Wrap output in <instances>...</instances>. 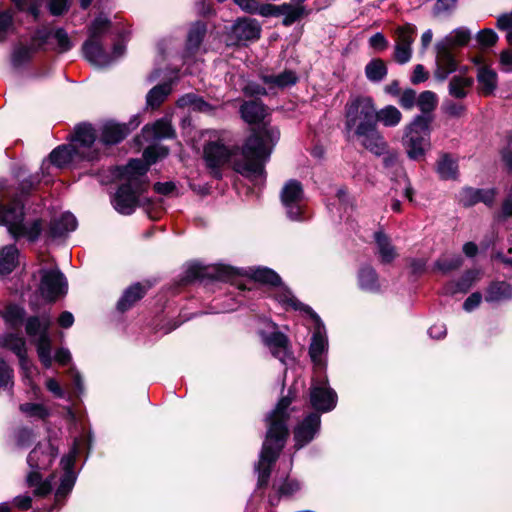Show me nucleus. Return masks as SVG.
Listing matches in <instances>:
<instances>
[{"mask_svg":"<svg viewBox=\"0 0 512 512\" xmlns=\"http://www.w3.org/2000/svg\"><path fill=\"white\" fill-rule=\"evenodd\" d=\"M263 82L267 84L270 89H283L294 85L297 82V76L292 71H284L278 75L263 76Z\"/></svg>","mask_w":512,"mask_h":512,"instance_id":"36","label":"nucleus"},{"mask_svg":"<svg viewBox=\"0 0 512 512\" xmlns=\"http://www.w3.org/2000/svg\"><path fill=\"white\" fill-rule=\"evenodd\" d=\"M474 83L473 78L465 75H455L451 78L448 90L449 94L457 99H463L468 95L469 89Z\"/></svg>","mask_w":512,"mask_h":512,"instance_id":"30","label":"nucleus"},{"mask_svg":"<svg viewBox=\"0 0 512 512\" xmlns=\"http://www.w3.org/2000/svg\"><path fill=\"white\" fill-rule=\"evenodd\" d=\"M205 275L204 268L200 264H191L187 269L186 278L193 280L201 278Z\"/></svg>","mask_w":512,"mask_h":512,"instance_id":"62","label":"nucleus"},{"mask_svg":"<svg viewBox=\"0 0 512 512\" xmlns=\"http://www.w3.org/2000/svg\"><path fill=\"white\" fill-rule=\"evenodd\" d=\"M260 27L255 20L243 19L237 21L231 28L230 44L258 39Z\"/></svg>","mask_w":512,"mask_h":512,"instance_id":"19","label":"nucleus"},{"mask_svg":"<svg viewBox=\"0 0 512 512\" xmlns=\"http://www.w3.org/2000/svg\"><path fill=\"white\" fill-rule=\"evenodd\" d=\"M415 33L416 27L411 24H405L396 29L394 59L399 64H405L410 61Z\"/></svg>","mask_w":512,"mask_h":512,"instance_id":"16","label":"nucleus"},{"mask_svg":"<svg viewBox=\"0 0 512 512\" xmlns=\"http://www.w3.org/2000/svg\"><path fill=\"white\" fill-rule=\"evenodd\" d=\"M83 51L86 59L97 67H106L119 59L125 53L123 43H116L113 47L112 54H107L101 44L94 39H88L83 45Z\"/></svg>","mask_w":512,"mask_h":512,"instance_id":"14","label":"nucleus"},{"mask_svg":"<svg viewBox=\"0 0 512 512\" xmlns=\"http://www.w3.org/2000/svg\"><path fill=\"white\" fill-rule=\"evenodd\" d=\"M438 103L437 95L432 91L422 92L416 101L418 108L424 116H430L432 111L436 108Z\"/></svg>","mask_w":512,"mask_h":512,"instance_id":"44","label":"nucleus"},{"mask_svg":"<svg viewBox=\"0 0 512 512\" xmlns=\"http://www.w3.org/2000/svg\"><path fill=\"white\" fill-rule=\"evenodd\" d=\"M377 122L379 121L386 127L397 126L402 119V114L398 108L392 105L385 106L379 111L376 110Z\"/></svg>","mask_w":512,"mask_h":512,"instance_id":"40","label":"nucleus"},{"mask_svg":"<svg viewBox=\"0 0 512 512\" xmlns=\"http://www.w3.org/2000/svg\"><path fill=\"white\" fill-rule=\"evenodd\" d=\"M0 347L11 350L18 356V358L27 354L24 338L11 333L6 334L0 338Z\"/></svg>","mask_w":512,"mask_h":512,"instance_id":"39","label":"nucleus"},{"mask_svg":"<svg viewBox=\"0 0 512 512\" xmlns=\"http://www.w3.org/2000/svg\"><path fill=\"white\" fill-rule=\"evenodd\" d=\"M242 118L247 123H257L264 119L266 110L262 103L258 101H249L241 106Z\"/></svg>","mask_w":512,"mask_h":512,"instance_id":"34","label":"nucleus"},{"mask_svg":"<svg viewBox=\"0 0 512 512\" xmlns=\"http://www.w3.org/2000/svg\"><path fill=\"white\" fill-rule=\"evenodd\" d=\"M69 6V0H49L48 7L53 15H61Z\"/></svg>","mask_w":512,"mask_h":512,"instance_id":"58","label":"nucleus"},{"mask_svg":"<svg viewBox=\"0 0 512 512\" xmlns=\"http://www.w3.org/2000/svg\"><path fill=\"white\" fill-rule=\"evenodd\" d=\"M170 92L171 87L169 84L155 86L147 94V105L153 109L159 107Z\"/></svg>","mask_w":512,"mask_h":512,"instance_id":"41","label":"nucleus"},{"mask_svg":"<svg viewBox=\"0 0 512 512\" xmlns=\"http://www.w3.org/2000/svg\"><path fill=\"white\" fill-rule=\"evenodd\" d=\"M56 455L57 450L51 443L40 444L30 452L27 459L30 472L27 475L26 482L29 487H34V494L44 496L50 493L52 489L51 481H42L40 471L47 470Z\"/></svg>","mask_w":512,"mask_h":512,"instance_id":"7","label":"nucleus"},{"mask_svg":"<svg viewBox=\"0 0 512 512\" xmlns=\"http://www.w3.org/2000/svg\"><path fill=\"white\" fill-rule=\"evenodd\" d=\"M460 264H461V259L459 257H456L450 261L439 260L437 262V267L439 270H441L443 272H447L449 270L459 267Z\"/></svg>","mask_w":512,"mask_h":512,"instance_id":"61","label":"nucleus"},{"mask_svg":"<svg viewBox=\"0 0 512 512\" xmlns=\"http://www.w3.org/2000/svg\"><path fill=\"white\" fill-rule=\"evenodd\" d=\"M500 64L504 71L512 72V51L505 50L500 54Z\"/></svg>","mask_w":512,"mask_h":512,"instance_id":"63","label":"nucleus"},{"mask_svg":"<svg viewBox=\"0 0 512 512\" xmlns=\"http://www.w3.org/2000/svg\"><path fill=\"white\" fill-rule=\"evenodd\" d=\"M39 292L47 302H54L67 293V281L58 269L41 270Z\"/></svg>","mask_w":512,"mask_h":512,"instance_id":"13","label":"nucleus"},{"mask_svg":"<svg viewBox=\"0 0 512 512\" xmlns=\"http://www.w3.org/2000/svg\"><path fill=\"white\" fill-rule=\"evenodd\" d=\"M75 483V476L72 471L65 472L64 476L62 477L61 484L59 488L57 489L56 496L57 497H63L67 493H69Z\"/></svg>","mask_w":512,"mask_h":512,"instance_id":"50","label":"nucleus"},{"mask_svg":"<svg viewBox=\"0 0 512 512\" xmlns=\"http://www.w3.org/2000/svg\"><path fill=\"white\" fill-rule=\"evenodd\" d=\"M358 285L361 290L367 292H377L380 289V283L376 271L368 265L360 268L358 272Z\"/></svg>","mask_w":512,"mask_h":512,"instance_id":"29","label":"nucleus"},{"mask_svg":"<svg viewBox=\"0 0 512 512\" xmlns=\"http://www.w3.org/2000/svg\"><path fill=\"white\" fill-rule=\"evenodd\" d=\"M291 401L290 398L283 397L267 419L268 430L266 439L263 443L260 459L256 466L258 484L260 486L267 484L271 466L276 461L288 436L286 421L289 417L288 408Z\"/></svg>","mask_w":512,"mask_h":512,"instance_id":"4","label":"nucleus"},{"mask_svg":"<svg viewBox=\"0 0 512 512\" xmlns=\"http://www.w3.org/2000/svg\"><path fill=\"white\" fill-rule=\"evenodd\" d=\"M24 314L25 312L21 307L10 305L5 309L3 318L5 322L11 327H18L22 323Z\"/></svg>","mask_w":512,"mask_h":512,"instance_id":"47","label":"nucleus"},{"mask_svg":"<svg viewBox=\"0 0 512 512\" xmlns=\"http://www.w3.org/2000/svg\"><path fill=\"white\" fill-rule=\"evenodd\" d=\"M416 92L412 89L405 90L399 98V104L404 109H411L416 103Z\"/></svg>","mask_w":512,"mask_h":512,"instance_id":"56","label":"nucleus"},{"mask_svg":"<svg viewBox=\"0 0 512 512\" xmlns=\"http://www.w3.org/2000/svg\"><path fill=\"white\" fill-rule=\"evenodd\" d=\"M427 78H428V74L425 71L424 66L421 64L416 65L413 70L412 77H411L412 83L418 84V83L426 81Z\"/></svg>","mask_w":512,"mask_h":512,"instance_id":"59","label":"nucleus"},{"mask_svg":"<svg viewBox=\"0 0 512 512\" xmlns=\"http://www.w3.org/2000/svg\"><path fill=\"white\" fill-rule=\"evenodd\" d=\"M253 278L264 284L277 287L275 297L277 301L282 304L286 309H293L305 315H308L314 322L315 328L309 348V354L315 369L322 370L326 367V362L323 358L328 349V341L326 337L325 328L319 316L312 310L311 307L301 303L291 293L289 289L281 285V279L277 273L268 268H257L253 271Z\"/></svg>","mask_w":512,"mask_h":512,"instance_id":"3","label":"nucleus"},{"mask_svg":"<svg viewBox=\"0 0 512 512\" xmlns=\"http://www.w3.org/2000/svg\"><path fill=\"white\" fill-rule=\"evenodd\" d=\"M22 370L23 381L25 385L30 387V391L34 398H38L40 394L39 386L34 382L33 376L37 373L36 368L31 361L27 359V354L19 358Z\"/></svg>","mask_w":512,"mask_h":512,"instance_id":"33","label":"nucleus"},{"mask_svg":"<svg viewBox=\"0 0 512 512\" xmlns=\"http://www.w3.org/2000/svg\"><path fill=\"white\" fill-rule=\"evenodd\" d=\"M470 37V31L464 27H460L451 31L447 36L439 41L438 44L443 45L449 49H453L455 47L467 44L470 40Z\"/></svg>","mask_w":512,"mask_h":512,"instance_id":"37","label":"nucleus"},{"mask_svg":"<svg viewBox=\"0 0 512 512\" xmlns=\"http://www.w3.org/2000/svg\"><path fill=\"white\" fill-rule=\"evenodd\" d=\"M145 291L140 284L130 286L125 290L121 299L118 301V309L122 312L128 310L135 302L141 299Z\"/></svg>","mask_w":512,"mask_h":512,"instance_id":"38","label":"nucleus"},{"mask_svg":"<svg viewBox=\"0 0 512 512\" xmlns=\"http://www.w3.org/2000/svg\"><path fill=\"white\" fill-rule=\"evenodd\" d=\"M51 318L48 315L42 317H30L26 321V334L31 342L36 345L39 360L44 367L50 368L52 365V343L49 336Z\"/></svg>","mask_w":512,"mask_h":512,"instance_id":"10","label":"nucleus"},{"mask_svg":"<svg viewBox=\"0 0 512 512\" xmlns=\"http://www.w3.org/2000/svg\"><path fill=\"white\" fill-rule=\"evenodd\" d=\"M143 137L149 140H156L162 138H170L174 135V130L170 121L167 118L156 121L153 125L145 126L142 130Z\"/></svg>","mask_w":512,"mask_h":512,"instance_id":"25","label":"nucleus"},{"mask_svg":"<svg viewBox=\"0 0 512 512\" xmlns=\"http://www.w3.org/2000/svg\"><path fill=\"white\" fill-rule=\"evenodd\" d=\"M431 116L418 115L405 127L403 146L412 160H421L431 148Z\"/></svg>","mask_w":512,"mask_h":512,"instance_id":"9","label":"nucleus"},{"mask_svg":"<svg viewBox=\"0 0 512 512\" xmlns=\"http://www.w3.org/2000/svg\"><path fill=\"white\" fill-rule=\"evenodd\" d=\"M109 26V21L106 18H96L90 26V39L97 40L102 33H104Z\"/></svg>","mask_w":512,"mask_h":512,"instance_id":"51","label":"nucleus"},{"mask_svg":"<svg viewBox=\"0 0 512 512\" xmlns=\"http://www.w3.org/2000/svg\"><path fill=\"white\" fill-rule=\"evenodd\" d=\"M53 38L56 40L60 52L68 51L71 48V42L68 34L63 29L51 31L47 28L39 29L31 39L29 46L20 45L17 47L13 54V61L20 64L29 59L37 50L45 47L48 40Z\"/></svg>","mask_w":512,"mask_h":512,"instance_id":"11","label":"nucleus"},{"mask_svg":"<svg viewBox=\"0 0 512 512\" xmlns=\"http://www.w3.org/2000/svg\"><path fill=\"white\" fill-rule=\"evenodd\" d=\"M19 253L14 245H8L0 250V274H8L18 265Z\"/></svg>","mask_w":512,"mask_h":512,"instance_id":"31","label":"nucleus"},{"mask_svg":"<svg viewBox=\"0 0 512 512\" xmlns=\"http://www.w3.org/2000/svg\"><path fill=\"white\" fill-rule=\"evenodd\" d=\"M281 12H282L281 5L280 6H276L273 4L260 5L257 2L256 14H259L264 17H268V16H279V15H281Z\"/></svg>","mask_w":512,"mask_h":512,"instance_id":"55","label":"nucleus"},{"mask_svg":"<svg viewBox=\"0 0 512 512\" xmlns=\"http://www.w3.org/2000/svg\"><path fill=\"white\" fill-rule=\"evenodd\" d=\"M139 122L133 124V128L137 127ZM131 131V128L126 124H119L115 122H107L102 127L101 140L95 143H100V155L102 154L103 145L116 144L122 141Z\"/></svg>","mask_w":512,"mask_h":512,"instance_id":"18","label":"nucleus"},{"mask_svg":"<svg viewBox=\"0 0 512 512\" xmlns=\"http://www.w3.org/2000/svg\"><path fill=\"white\" fill-rule=\"evenodd\" d=\"M477 40L481 45L488 47L494 45L497 42L498 36L491 29H484L478 33Z\"/></svg>","mask_w":512,"mask_h":512,"instance_id":"54","label":"nucleus"},{"mask_svg":"<svg viewBox=\"0 0 512 512\" xmlns=\"http://www.w3.org/2000/svg\"><path fill=\"white\" fill-rule=\"evenodd\" d=\"M177 104L179 107L188 108L193 111L203 113H211L214 109L213 105L207 103L202 98L192 93L186 94L179 98Z\"/></svg>","mask_w":512,"mask_h":512,"instance_id":"35","label":"nucleus"},{"mask_svg":"<svg viewBox=\"0 0 512 512\" xmlns=\"http://www.w3.org/2000/svg\"><path fill=\"white\" fill-rule=\"evenodd\" d=\"M375 125H377V115L372 98L357 96L347 102L345 127L349 132L364 134Z\"/></svg>","mask_w":512,"mask_h":512,"instance_id":"8","label":"nucleus"},{"mask_svg":"<svg viewBox=\"0 0 512 512\" xmlns=\"http://www.w3.org/2000/svg\"><path fill=\"white\" fill-rule=\"evenodd\" d=\"M494 198L495 191L493 189L465 188L460 193V202L464 206H472L479 202L490 205L493 203Z\"/></svg>","mask_w":512,"mask_h":512,"instance_id":"24","label":"nucleus"},{"mask_svg":"<svg viewBox=\"0 0 512 512\" xmlns=\"http://www.w3.org/2000/svg\"><path fill=\"white\" fill-rule=\"evenodd\" d=\"M76 227L77 220L75 216L67 212L51 223L50 234L52 237H62L74 231Z\"/></svg>","mask_w":512,"mask_h":512,"instance_id":"26","label":"nucleus"},{"mask_svg":"<svg viewBox=\"0 0 512 512\" xmlns=\"http://www.w3.org/2000/svg\"><path fill=\"white\" fill-rule=\"evenodd\" d=\"M482 296L480 293L471 294L464 302L463 308L465 311H472L475 309L481 302Z\"/></svg>","mask_w":512,"mask_h":512,"instance_id":"60","label":"nucleus"},{"mask_svg":"<svg viewBox=\"0 0 512 512\" xmlns=\"http://www.w3.org/2000/svg\"><path fill=\"white\" fill-rule=\"evenodd\" d=\"M478 92L483 96H491L494 94L498 86L497 73L486 65H481L477 69Z\"/></svg>","mask_w":512,"mask_h":512,"instance_id":"22","label":"nucleus"},{"mask_svg":"<svg viewBox=\"0 0 512 512\" xmlns=\"http://www.w3.org/2000/svg\"><path fill=\"white\" fill-rule=\"evenodd\" d=\"M310 402L312 407L319 412H328L335 408L337 394L330 388L327 379L313 381L310 391Z\"/></svg>","mask_w":512,"mask_h":512,"instance_id":"15","label":"nucleus"},{"mask_svg":"<svg viewBox=\"0 0 512 512\" xmlns=\"http://www.w3.org/2000/svg\"><path fill=\"white\" fill-rule=\"evenodd\" d=\"M19 409L29 418L45 419L49 416V410L43 404L24 403L20 405Z\"/></svg>","mask_w":512,"mask_h":512,"instance_id":"45","label":"nucleus"},{"mask_svg":"<svg viewBox=\"0 0 512 512\" xmlns=\"http://www.w3.org/2000/svg\"><path fill=\"white\" fill-rule=\"evenodd\" d=\"M369 44L376 51H383L388 47V41L382 33L372 35Z\"/></svg>","mask_w":512,"mask_h":512,"instance_id":"57","label":"nucleus"},{"mask_svg":"<svg viewBox=\"0 0 512 512\" xmlns=\"http://www.w3.org/2000/svg\"><path fill=\"white\" fill-rule=\"evenodd\" d=\"M14 30L13 17L9 12H0V41Z\"/></svg>","mask_w":512,"mask_h":512,"instance_id":"48","label":"nucleus"},{"mask_svg":"<svg viewBox=\"0 0 512 512\" xmlns=\"http://www.w3.org/2000/svg\"><path fill=\"white\" fill-rule=\"evenodd\" d=\"M512 298V285L507 282L492 283L485 295L486 302L498 303Z\"/></svg>","mask_w":512,"mask_h":512,"instance_id":"28","label":"nucleus"},{"mask_svg":"<svg viewBox=\"0 0 512 512\" xmlns=\"http://www.w3.org/2000/svg\"><path fill=\"white\" fill-rule=\"evenodd\" d=\"M281 15H284L283 24L291 25L304 14V7L300 5L283 4L281 5Z\"/></svg>","mask_w":512,"mask_h":512,"instance_id":"46","label":"nucleus"},{"mask_svg":"<svg viewBox=\"0 0 512 512\" xmlns=\"http://www.w3.org/2000/svg\"><path fill=\"white\" fill-rule=\"evenodd\" d=\"M276 487L281 495L289 496V495H292L293 493H295L296 491H298L300 488V485H299L298 481H296V480L286 479L282 483L277 484Z\"/></svg>","mask_w":512,"mask_h":512,"instance_id":"52","label":"nucleus"},{"mask_svg":"<svg viewBox=\"0 0 512 512\" xmlns=\"http://www.w3.org/2000/svg\"><path fill=\"white\" fill-rule=\"evenodd\" d=\"M436 65L435 76L444 80L449 74L457 69V62L452 53V49H449L443 45L436 44Z\"/></svg>","mask_w":512,"mask_h":512,"instance_id":"20","label":"nucleus"},{"mask_svg":"<svg viewBox=\"0 0 512 512\" xmlns=\"http://www.w3.org/2000/svg\"><path fill=\"white\" fill-rule=\"evenodd\" d=\"M13 371L7 363L0 359V388L8 387L12 384Z\"/></svg>","mask_w":512,"mask_h":512,"instance_id":"53","label":"nucleus"},{"mask_svg":"<svg viewBox=\"0 0 512 512\" xmlns=\"http://www.w3.org/2000/svg\"><path fill=\"white\" fill-rule=\"evenodd\" d=\"M442 110L449 116L461 117L466 111V107L462 103H457L451 100H446L442 104Z\"/></svg>","mask_w":512,"mask_h":512,"instance_id":"49","label":"nucleus"},{"mask_svg":"<svg viewBox=\"0 0 512 512\" xmlns=\"http://www.w3.org/2000/svg\"><path fill=\"white\" fill-rule=\"evenodd\" d=\"M354 135L360 139V143L363 147L376 155L383 154L387 149V143L377 130V125L373 126L364 134Z\"/></svg>","mask_w":512,"mask_h":512,"instance_id":"23","label":"nucleus"},{"mask_svg":"<svg viewBox=\"0 0 512 512\" xmlns=\"http://www.w3.org/2000/svg\"><path fill=\"white\" fill-rule=\"evenodd\" d=\"M377 246V253L381 262L390 263L397 257V251L392 245L390 239L383 232L378 231L374 234Z\"/></svg>","mask_w":512,"mask_h":512,"instance_id":"27","label":"nucleus"},{"mask_svg":"<svg viewBox=\"0 0 512 512\" xmlns=\"http://www.w3.org/2000/svg\"><path fill=\"white\" fill-rule=\"evenodd\" d=\"M387 74L385 63L381 59L370 61L365 67V75L372 82H379Z\"/></svg>","mask_w":512,"mask_h":512,"instance_id":"42","label":"nucleus"},{"mask_svg":"<svg viewBox=\"0 0 512 512\" xmlns=\"http://www.w3.org/2000/svg\"><path fill=\"white\" fill-rule=\"evenodd\" d=\"M100 143H95V133L90 125H79L68 145L59 146L49 155V162L58 168L70 163L93 162L100 158Z\"/></svg>","mask_w":512,"mask_h":512,"instance_id":"5","label":"nucleus"},{"mask_svg":"<svg viewBox=\"0 0 512 512\" xmlns=\"http://www.w3.org/2000/svg\"><path fill=\"white\" fill-rule=\"evenodd\" d=\"M430 337L440 339L446 335V327L442 323L432 325L428 331Z\"/></svg>","mask_w":512,"mask_h":512,"instance_id":"64","label":"nucleus"},{"mask_svg":"<svg viewBox=\"0 0 512 512\" xmlns=\"http://www.w3.org/2000/svg\"><path fill=\"white\" fill-rule=\"evenodd\" d=\"M280 138L275 127H263L253 133L240 151L231 152L220 142H210L204 148V158L210 168H218L231 161L233 169L250 180H262L264 165L269 159L273 146Z\"/></svg>","mask_w":512,"mask_h":512,"instance_id":"1","label":"nucleus"},{"mask_svg":"<svg viewBox=\"0 0 512 512\" xmlns=\"http://www.w3.org/2000/svg\"><path fill=\"white\" fill-rule=\"evenodd\" d=\"M206 32V26L201 22H196L192 25L189 30L188 38H187V50L189 52H193L198 49L202 39Z\"/></svg>","mask_w":512,"mask_h":512,"instance_id":"43","label":"nucleus"},{"mask_svg":"<svg viewBox=\"0 0 512 512\" xmlns=\"http://www.w3.org/2000/svg\"><path fill=\"white\" fill-rule=\"evenodd\" d=\"M437 173L443 180H455L458 176V164L448 154H443L437 162Z\"/></svg>","mask_w":512,"mask_h":512,"instance_id":"32","label":"nucleus"},{"mask_svg":"<svg viewBox=\"0 0 512 512\" xmlns=\"http://www.w3.org/2000/svg\"><path fill=\"white\" fill-rule=\"evenodd\" d=\"M265 345L270 349L271 353L282 363H286L289 358L288 339L279 332H272L270 335L261 333Z\"/></svg>","mask_w":512,"mask_h":512,"instance_id":"21","label":"nucleus"},{"mask_svg":"<svg viewBox=\"0 0 512 512\" xmlns=\"http://www.w3.org/2000/svg\"><path fill=\"white\" fill-rule=\"evenodd\" d=\"M320 428V416L317 413L309 414L294 431L296 447L301 448L309 443Z\"/></svg>","mask_w":512,"mask_h":512,"instance_id":"17","label":"nucleus"},{"mask_svg":"<svg viewBox=\"0 0 512 512\" xmlns=\"http://www.w3.org/2000/svg\"><path fill=\"white\" fill-rule=\"evenodd\" d=\"M280 200L287 217L292 221L303 219L305 196L302 184L294 179L284 183L280 191Z\"/></svg>","mask_w":512,"mask_h":512,"instance_id":"12","label":"nucleus"},{"mask_svg":"<svg viewBox=\"0 0 512 512\" xmlns=\"http://www.w3.org/2000/svg\"><path fill=\"white\" fill-rule=\"evenodd\" d=\"M167 154V148L151 146L143 152L144 161L133 159L127 164L122 173L126 183L119 187L113 199V206L119 213L129 215L134 212L137 206L144 203L146 198L143 197V193L148 187L144 177L148 167Z\"/></svg>","mask_w":512,"mask_h":512,"instance_id":"2","label":"nucleus"},{"mask_svg":"<svg viewBox=\"0 0 512 512\" xmlns=\"http://www.w3.org/2000/svg\"><path fill=\"white\" fill-rule=\"evenodd\" d=\"M3 196L0 199V225L7 227L10 235L15 238H27L29 241L38 239L42 231L40 218L25 213L20 200L14 199L5 205Z\"/></svg>","mask_w":512,"mask_h":512,"instance_id":"6","label":"nucleus"}]
</instances>
